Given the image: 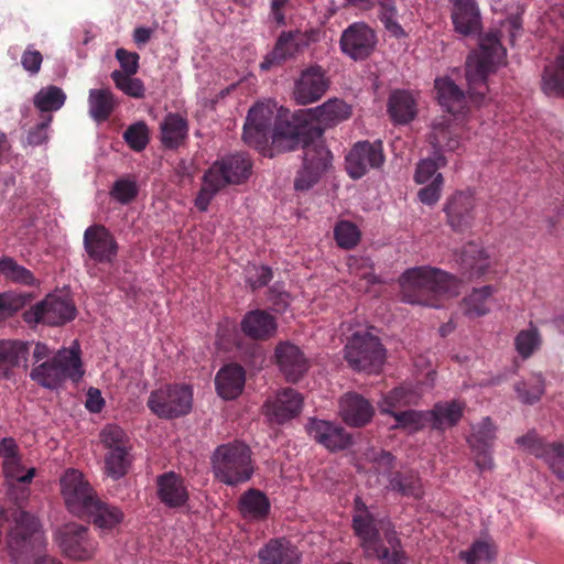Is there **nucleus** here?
<instances>
[{
  "label": "nucleus",
  "instance_id": "obj_64",
  "mask_svg": "<svg viewBox=\"0 0 564 564\" xmlns=\"http://www.w3.org/2000/svg\"><path fill=\"white\" fill-rule=\"evenodd\" d=\"M273 278L271 268L267 265L256 267L247 271V283L254 291L265 286Z\"/></svg>",
  "mask_w": 564,
  "mask_h": 564
},
{
  "label": "nucleus",
  "instance_id": "obj_14",
  "mask_svg": "<svg viewBox=\"0 0 564 564\" xmlns=\"http://www.w3.org/2000/svg\"><path fill=\"white\" fill-rule=\"evenodd\" d=\"M253 162L247 152H235L217 159L206 171L223 188L246 183L252 173Z\"/></svg>",
  "mask_w": 564,
  "mask_h": 564
},
{
  "label": "nucleus",
  "instance_id": "obj_60",
  "mask_svg": "<svg viewBox=\"0 0 564 564\" xmlns=\"http://www.w3.org/2000/svg\"><path fill=\"white\" fill-rule=\"evenodd\" d=\"M337 245L344 249L354 248L360 239V232L356 225L350 221H340L334 229Z\"/></svg>",
  "mask_w": 564,
  "mask_h": 564
},
{
  "label": "nucleus",
  "instance_id": "obj_62",
  "mask_svg": "<svg viewBox=\"0 0 564 564\" xmlns=\"http://www.w3.org/2000/svg\"><path fill=\"white\" fill-rule=\"evenodd\" d=\"M3 471L8 479L17 480L21 484H30L35 475L34 468H30L25 474H23V467L20 458L3 462Z\"/></svg>",
  "mask_w": 564,
  "mask_h": 564
},
{
  "label": "nucleus",
  "instance_id": "obj_4",
  "mask_svg": "<svg viewBox=\"0 0 564 564\" xmlns=\"http://www.w3.org/2000/svg\"><path fill=\"white\" fill-rule=\"evenodd\" d=\"M402 301L437 307L438 296L458 293L459 281L445 271L419 267L406 270L400 278Z\"/></svg>",
  "mask_w": 564,
  "mask_h": 564
},
{
  "label": "nucleus",
  "instance_id": "obj_20",
  "mask_svg": "<svg viewBox=\"0 0 564 564\" xmlns=\"http://www.w3.org/2000/svg\"><path fill=\"white\" fill-rule=\"evenodd\" d=\"M496 440V426L490 417H484L480 423L473 426L467 442L474 453L475 464L480 471L491 470L495 466L492 447Z\"/></svg>",
  "mask_w": 564,
  "mask_h": 564
},
{
  "label": "nucleus",
  "instance_id": "obj_49",
  "mask_svg": "<svg viewBox=\"0 0 564 564\" xmlns=\"http://www.w3.org/2000/svg\"><path fill=\"white\" fill-rule=\"evenodd\" d=\"M497 554L494 543L487 540L475 541L470 549L462 551L459 557L467 564H491Z\"/></svg>",
  "mask_w": 564,
  "mask_h": 564
},
{
  "label": "nucleus",
  "instance_id": "obj_19",
  "mask_svg": "<svg viewBox=\"0 0 564 564\" xmlns=\"http://www.w3.org/2000/svg\"><path fill=\"white\" fill-rule=\"evenodd\" d=\"M328 87L326 70L319 65H311L295 80L293 95L297 104L308 105L319 100Z\"/></svg>",
  "mask_w": 564,
  "mask_h": 564
},
{
  "label": "nucleus",
  "instance_id": "obj_17",
  "mask_svg": "<svg viewBox=\"0 0 564 564\" xmlns=\"http://www.w3.org/2000/svg\"><path fill=\"white\" fill-rule=\"evenodd\" d=\"M517 444L523 446L536 458H542L560 480H564V444L545 443L534 431L517 438Z\"/></svg>",
  "mask_w": 564,
  "mask_h": 564
},
{
  "label": "nucleus",
  "instance_id": "obj_33",
  "mask_svg": "<svg viewBox=\"0 0 564 564\" xmlns=\"http://www.w3.org/2000/svg\"><path fill=\"white\" fill-rule=\"evenodd\" d=\"M84 518H88L102 534H108L118 528L124 514L119 507L105 502L98 497L87 509Z\"/></svg>",
  "mask_w": 564,
  "mask_h": 564
},
{
  "label": "nucleus",
  "instance_id": "obj_43",
  "mask_svg": "<svg viewBox=\"0 0 564 564\" xmlns=\"http://www.w3.org/2000/svg\"><path fill=\"white\" fill-rule=\"evenodd\" d=\"M420 399V393L412 386H400L389 391L379 403L380 412L383 414H393L397 409L415 405Z\"/></svg>",
  "mask_w": 564,
  "mask_h": 564
},
{
  "label": "nucleus",
  "instance_id": "obj_2",
  "mask_svg": "<svg viewBox=\"0 0 564 564\" xmlns=\"http://www.w3.org/2000/svg\"><path fill=\"white\" fill-rule=\"evenodd\" d=\"M273 111L263 104L252 106L243 126L242 138L246 143L261 148L271 139V153L294 151L302 148L307 140L319 138L324 129L313 124H294L290 121H278L271 130Z\"/></svg>",
  "mask_w": 564,
  "mask_h": 564
},
{
  "label": "nucleus",
  "instance_id": "obj_40",
  "mask_svg": "<svg viewBox=\"0 0 564 564\" xmlns=\"http://www.w3.org/2000/svg\"><path fill=\"white\" fill-rule=\"evenodd\" d=\"M497 289L492 285L474 289L460 303L463 313L469 318L484 316L490 312L492 296Z\"/></svg>",
  "mask_w": 564,
  "mask_h": 564
},
{
  "label": "nucleus",
  "instance_id": "obj_22",
  "mask_svg": "<svg viewBox=\"0 0 564 564\" xmlns=\"http://www.w3.org/2000/svg\"><path fill=\"white\" fill-rule=\"evenodd\" d=\"M305 429L315 442L329 451L345 449L351 444L350 434L340 424L311 417Z\"/></svg>",
  "mask_w": 564,
  "mask_h": 564
},
{
  "label": "nucleus",
  "instance_id": "obj_25",
  "mask_svg": "<svg viewBox=\"0 0 564 564\" xmlns=\"http://www.w3.org/2000/svg\"><path fill=\"white\" fill-rule=\"evenodd\" d=\"M275 359L280 371L289 382H297L310 368L307 358L302 349L290 343L282 341L275 347Z\"/></svg>",
  "mask_w": 564,
  "mask_h": 564
},
{
  "label": "nucleus",
  "instance_id": "obj_35",
  "mask_svg": "<svg viewBox=\"0 0 564 564\" xmlns=\"http://www.w3.org/2000/svg\"><path fill=\"white\" fill-rule=\"evenodd\" d=\"M261 564H300V554L285 538L269 540L258 552Z\"/></svg>",
  "mask_w": 564,
  "mask_h": 564
},
{
  "label": "nucleus",
  "instance_id": "obj_12",
  "mask_svg": "<svg viewBox=\"0 0 564 564\" xmlns=\"http://www.w3.org/2000/svg\"><path fill=\"white\" fill-rule=\"evenodd\" d=\"M55 539L63 554L75 561H89L98 550V542L89 529L75 522L61 527Z\"/></svg>",
  "mask_w": 564,
  "mask_h": 564
},
{
  "label": "nucleus",
  "instance_id": "obj_57",
  "mask_svg": "<svg viewBox=\"0 0 564 564\" xmlns=\"http://www.w3.org/2000/svg\"><path fill=\"white\" fill-rule=\"evenodd\" d=\"M111 79L113 80L116 87L123 91L126 95L133 98L144 97L145 89L143 82L133 77V75H123L121 70L116 69L111 73Z\"/></svg>",
  "mask_w": 564,
  "mask_h": 564
},
{
  "label": "nucleus",
  "instance_id": "obj_13",
  "mask_svg": "<svg viewBox=\"0 0 564 564\" xmlns=\"http://www.w3.org/2000/svg\"><path fill=\"white\" fill-rule=\"evenodd\" d=\"M61 494L67 510L84 518L87 509L98 498L88 480L77 469H67L61 478Z\"/></svg>",
  "mask_w": 564,
  "mask_h": 564
},
{
  "label": "nucleus",
  "instance_id": "obj_34",
  "mask_svg": "<svg viewBox=\"0 0 564 564\" xmlns=\"http://www.w3.org/2000/svg\"><path fill=\"white\" fill-rule=\"evenodd\" d=\"M188 131V120L181 113L169 112L160 123L161 142L169 150L185 145Z\"/></svg>",
  "mask_w": 564,
  "mask_h": 564
},
{
  "label": "nucleus",
  "instance_id": "obj_10",
  "mask_svg": "<svg viewBox=\"0 0 564 564\" xmlns=\"http://www.w3.org/2000/svg\"><path fill=\"white\" fill-rule=\"evenodd\" d=\"M303 167L299 171L294 182L296 191H306L318 182L332 162V153L323 141V135L305 141Z\"/></svg>",
  "mask_w": 564,
  "mask_h": 564
},
{
  "label": "nucleus",
  "instance_id": "obj_56",
  "mask_svg": "<svg viewBox=\"0 0 564 564\" xmlns=\"http://www.w3.org/2000/svg\"><path fill=\"white\" fill-rule=\"evenodd\" d=\"M446 165V158L442 153H434L433 158L421 160L415 170L414 180L424 184L436 176L440 167Z\"/></svg>",
  "mask_w": 564,
  "mask_h": 564
},
{
  "label": "nucleus",
  "instance_id": "obj_5",
  "mask_svg": "<svg viewBox=\"0 0 564 564\" xmlns=\"http://www.w3.org/2000/svg\"><path fill=\"white\" fill-rule=\"evenodd\" d=\"M210 464L215 479L231 487L248 482L254 474L252 451L241 441L218 445Z\"/></svg>",
  "mask_w": 564,
  "mask_h": 564
},
{
  "label": "nucleus",
  "instance_id": "obj_37",
  "mask_svg": "<svg viewBox=\"0 0 564 564\" xmlns=\"http://www.w3.org/2000/svg\"><path fill=\"white\" fill-rule=\"evenodd\" d=\"M429 140L434 149V153L442 151H455L459 148L460 141L457 133V126L448 119L441 118L434 121Z\"/></svg>",
  "mask_w": 564,
  "mask_h": 564
},
{
  "label": "nucleus",
  "instance_id": "obj_42",
  "mask_svg": "<svg viewBox=\"0 0 564 564\" xmlns=\"http://www.w3.org/2000/svg\"><path fill=\"white\" fill-rule=\"evenodd\" d=\"M388 489L409 498L423 497L421 478L419 473L412 469L390 473Z\"/></svg>",
  "mask_w": 564,
  "mask_h": 564
},
{
  "label": "nucleus",
  "instance_id": "obj_27",
  "mask_svg": "<svg viewBox=\"0 0 564 564\" xmlns=\"http://www.w3.org/2000/svg\"><path fill=\"white\" fill-rule=\"evenodd\" d=\"M156 495L164 506L172 509L185 506L189 497L183 477L174 471L156 477Z\"/></svg>",
  "mask_w": 564,
  "mask_h": 564
},
{
  "label": "nucleus",
  "instance_id": "obj_9",
  "mask_svg": "<svg viewBox=\"0 0 564 564\" xmlns=\"http://www.w3.org/2000/svg\"><path fill=\"white\" fill-rule=\"evenodd\" d=\"M351 528L366 555L384 541L386 530H394L377 519L360 497L354 500Z\"/></svg>",
  "mask_w": 564,
  "mask_h": 564
},
{
  "label": "nucleus",
  "instance_id": "obj_26",
  "mask_svg": "<svg viewBox=\"0 0 564 564\" xmlns=\"http://www.w3.org/2000/svg\"><path fill=\"white\" fill-rule=\"evenodd\" d=\"M419 94L406 89H394L387 102V112L394 124H409L417 116Z\"/></svg>",
  "mask_w": 564,
  "mask_h": 564
},
{
  "label": "nucleus",
  "instance_id": "obj_31",
  "mask_svg": "<svg viewBox=\"0 0 564 564\" xmlns=\"http://www.w3.org/2000/svg\"><path fill=\"white\" fill-rule=\"evenodd\" d=\"M242 333L256 340H268L274 336L278 324L273 315L263 310L248 312L241 323Z\"/></svg>",
  "mask_w": 564,
  "mask_h": 564
},
{
  "label": "nucleus",
  "instance_id": "obj_47",
  "mask_svg": "<svg viewBox=\"0 0 564 564\" xmlns=\"http://www.w3.org/2000/svg\"><path fill=\"white\" fill-rule=\"evenodd\" d=\"M65 101L66 94L55 85L41 88L33 97V105L41 115H51V112L59 110Z\"/></svg>",
  "mask_w": 564,
  "mask_h": 564
},
{
  "label": "nucleus",
  "instance_id": "obj_36",
  "mask_svg": "<svg viewBox=\"0 0 564 564\" xmlns=\"http://www.w3.org/2000/svg\"><path fill=\"white\" fill-rule=\"evenodd\" d=\"M245 382V369L237 364L223 367L215 378L217 392L226 400L236 399L242 392Z\"/></svg>",
  "mask_w": 564,
  "mask_h": 564
},
{
  "label": "nucleus",
  "instance_id": "obj_3",
  "mask_svg": "<svg viewBox=\"0 0 564 564\" xmlns=\"http://www.w3.org/2000/svg\"><path fill=\"white\" fill-rule=\"evenodd\" d=\"M51 349L36 343L32 350L33 367L30 378L39 386L54 390L66 380L79 382L85 373L77 341L69 348H62L51 356Z\"/></svg>",
  "mask_w": 564,
  "mask_h": 564
},
{
  "label": "nucleus",
  "instance_id": "obj_11",
  "mask_svg": "<svg viewBox=\"0 0 564 564\" xmlns=\"http://www.w3.org/2000/svg\"><path fill=\"white\" fill-rule=\"evenodd\" d=\"M76 316V306L67 296L48 294L44 300L36 303L23 313V319L28 324H45L61 326Z\"/></svg>",
  "mask_w": 564,
  "mask_h": 564
},
{
  "label": "nucleus",
  "instance_id": "obj_21",
  "mask_svg": "<svg viewBox=\"0 0 564 564\" xmlns=\"http://www.w3.org/2000/svg\"><path fill=\"white\" fill-rule=\"evenodd\" d=\"M84 247L89 258L100 263L112 262L118 252L115 237L102 225H93L85 230Z\"/></svg>",
  "mask_w": 564,
  "mask_h": 564
},
{
  "label": "nucleus",
  "instance_id": "obj_52",
  "mask_svg": "<svg viewBox=\"0 0 564 564\" xmlns=\"http://www.w3.org/2000/svg\"><path fill=\"white\" fill-rule=\"evenodd\" d=\"M514 389L522 402L533 404L544 393V378L541 373H534L529 381L517 383Z\"/></svg>",
  "mask_w": 564,
  "mask_h": 564
},
{
  "label": "nucleus",
  "instance_id": "obj_24",
  "mask_svg": "<svg viewBox=\"0 0 564 564\" xmlns=\"http://www.w3.org/2000/svg\"><path fill=\"white\" fill-rule=\"evenodd\" d=\"M264 412L271 422L283 424L297 416L303 406L301 393L292 388H284L264 403Z\"/></svg>",
  "mask_w": 564,
  "mask_h": 564
},
{
  "label": "nucleus",
  "instance_id": "obj_48",
  "mask_svg": "<svg viewBox=\"0 0 564 564\" xmlns=\"http://www.w3.org/2000/svg\"><path fill=\"white\" fill-rule=\"evenodd\" d=\"M100 442L108 452H124L132 449L129 436L116 424H107L101 430Z\"/></svg>",
  "mask_w": 564,
  "mask_h": 564
},
{
  "label": "nucleus",
  "instance_id": "obj_30",
  "mask_svg": "<svg viewBox=\"0 0 564 564\" xmlns=\"http://www.w3.org/2000/svg\"><path fill=\"white\" fill-rule=\"evenodd\" d=\"M460 268V280H474L484 276L490 265L485 250L475 242L464 246L457 260Z\"/></svg>",
  "mask_w": 564,
  "mask_h": 564
},
{
  "label": "nucleus",
  "instance_id": "obj_63",
  "mask_svg": "<svg viewBox=\"0 0 564 564\" xmlns=\"http://www.w3.org/2000/svg\"><path fill=\"white\" fill-rule=\"evenodd\" d=\"M53 120L52 115H41V121L28 132L26 141L30 145H41L48 139L47 130Z\"/></svg>",
  "mask_w": 564,
  "mask_h": 564
},
{
  "label": "nucleus",
  "instance_id": "obj_41",
  "mask_svg": "<svg viewBox=\"0 0 564 564\" xmlns=\"http://www.w3.org/2000/svg\"><path fill=\"white\" fill-rule=\"evenodd\" d=\"M238 508L245 518L263 520L269 516L271 503L264 492L250 488L240 496Z\"/></svg>",
  "mask_w": 564,
  "mask_h": 564
},
{
  "label": "nucleus",
  "instance_id": "obj_61",
  "mask_svg": "<svg viewBox=\"0 0 564 564\" xmlns=\"http://www.w3.org/2000/svg\"><path fill=\"white\" fill-rule=\"evenodd\" d=\"M220 189H223V187L215 183L214 180L205 172L202 188L195 198V206L197 209L206 212L212 199Z\"/></svg>",
  "mask_w": 564,
  "mask_h": 564
},
{
  "label": "nucleus",
  "instance_id": "obj_6",
  "mask_svg": "<svg viewBox=\"0 0 564 564\" xmlns=\"http://www.w3.org/2000/svg\"><path fill=\"white\" fill-rule=\"evenodd\" d=\"M15 524L8 534V549L14 564H20L30 554L44 546L41 523L33 514L19 510L14 513Z\"/></svg>",
  "mask_w": 564,
  "mask_h": 564
},
{
  "label": "nucleus",
  "instance_id": "obj_15",
  "mask_svg": "<svg viewBox=\"0 0 564 564\" xmlns=\"http://www.w3.org/2000/svg\"><path fill=\"white\" fill-rule=\"evenodd\" d=\"M314 41L313 34L301 31H283L271 52L260 64L262 70H269L274 66H281L286 61L294 58Z\"/></svg>",
  "mask_w": 564,
  "mask_h": 564
},
{
  "label": "nucleus",
  "instance_id": "obj_53",
  "mask_svg": "<svg viewBox=\"0 0 564 564\" xmlns=\"http://www.w3.org/2000/svg\"><path fill=\"white\" fill-rule=\"evenodd\" d=\"M514 346L523 359L531 357L541 346V335L538 328L531 324L530 328L520 330L516 336Z\"/></svg>",
  "mask_w": 564,
  "mask_h": 564
},
{
  "label": "nucleus",
  "instance_id": "obj_28",
  "mask_svg": "<svg viewBox=\"0 0 564 564\" xmlns=\"http://www.w3.org/2000/svg\"><path fill=\"white\" fill-rule=\"evenodd\" d=\"M29 355V343L11 339L0 340V379L9 380L14 377L15 369L26 368Z\"/></svg>",
  "mask_w": 564,
  "mask_h": 564
},
{
  "label": "nucleus",
  "instance_id": "obj_18",
  "mask_svg": "<svg viewBox=\"0 0 564 564\" xmlns=\"http://www.w3.org/2000/svg\"><path fill=\"white\" fill-rule=\"evenodd\" d=\"M377 36L375 31L362 22L350 24L340 36V48L354 61L367 58L375 50Z\"/></svg>",
  "mask_w": 564,
  "mask_h": 564
},
{
  "label": "nucleus",
  "instance_id": "obj_50",
  "mask_svg": "<svg viewBox=\"0 0 564 564\" xmlns=\"http://www.w3.org/2000/svg\"><path fill=\"white\" fill-rule=\"evenodd\" d=\"M132 459L131 451L107 452L105 456V471L109 477L118 480L128 474Z\"/></svg>",
  "mask_w": 564,
  "mask_h": 564
},
{
  "label": "nucleus",
  "instance_id": "obj_8",
  "mask_svg": "<svg viewBox=\"0 0 564 564\" xmlns=\"http://www.w3.org/2000/svg\"><path fill=\"white\" fill-rule=\"evenodd\" d=\"M147 405L160 419L181 417L192 410L193 391L187 384H165L150 393Z\"/></svg>",
  "mask_w": 564,
  "mask_h": 564
},
{
  "label": "nucleus",
  "instance_id": "obj_39",
  "mask_svg": "<svg viewBox=\"0 0 564 564\" xmlns=\"http://www.w3.org/2000/svg\"><path fill=\"white\" fill-rule=\"evenodd\" d=\"M464 404L459 401L437 402L427 411L429 422L434 430L444 431L455 426L463 416Z\"/></svg>",
  "mask_w": 564,
  "mask_h": 564
},
{
  "label": "nucleus",
  "instance_id": "obj_16",
  "mask_svg": "<svg viewBox=\"0 0 564 564\" xmlns=\"http://www.w3.org/2000/svg\"><path fill=\"white\" fill-rule=\"evenodd\" d=\"M384 162L381 141H359L346 155V171L352 180H359L372 169H379Z\"/></svg>",
  "mask_w": 564,
  "mask_h": 564
},
{
  "label": "nucleus",
  "instance_id": "obj_59",
  "mask_svg": "<svg viewBox=\"0 0 564 564\" xmlns=\"http://www.w3.org/2000/svg\"><path fill=\"white\" fill-rule=\"evenodd\" d=\"M138 193L139 188L135 181L129 177L117 180L110 189V196L123 205L131 203L138 196Z\"/></svg>",
  "mask_w": 564,
  "mask_h": 564
},
{
  "label": "nucleus",
  "instance_id": "obj_55",
  "mask_svg": "<svg viewBox=\"0 0 564 564\" xmlns=\"http://www.w3.org/2000/svg\"><path fill=\"white\" fill-rule=\"evenodd\" d=\"M122 137L129 148L135 152L143 151L150 142V131L144 121L130 124Z\"/></svg>",
  "mask_w": 564,
  "mask_h": 564
},
{
  "label": "nucleus",
  "instance_id": "obj_32",
  "mask_svg": "<svg viewBox=\"0 0 564 564\" xmlns=\"http://www.w3.org/2000/svg\"><path fill=\"white\" fill-rule=\"evenodd\" d=\"M474 198L469 194L456 193L445 208L448 225L456 231L470 228L474 220Z\"/></svg>",
  "mask_w": 564,
  "mask_h": 564
},
{
  "label": "nucleus",
  "instance_id": "obj_7",
  "mask_svg": "<svg viewBox=\"0 0 564 564\" xmlns=\"http://www.w3.org/2000/svg\"><path fill=\"white\" fill-rule=\"evenodd\" d=\"M344 358L356 371L378 372L386 359V349L379 338L369 332H356L344 348Z\"/></svg>",
  "mask_w": 564,
  "mask_h": 564
},
{
  "label": "nucleus",
  "instance_id": "obj_23",
  "mask_svg": "<svg viewBox=\"0 0 564 564\" xmlns=\"http://www.w3.org/2000/svg\"><path fill=\"white\" fill-rule=\"evenodd\" d=\"M454 31L463 36L480 33L482 23L477 0H448Z\"/></svg>",
  "mask_w": 564,
  "mask_h": 564
},
{
  "label": "nucleus",
  "instance_id": "obj_44",
  "mask_svg": "<svg viewBox=\"0 0 564 564\" xmlns=\"http://www.w3.org/2000/svg\"><path fill=\"white\" fill-rule=\"evenodd\" d=\"M89 115L97 122L109 119L116 107L113 94L107 89H90L88 96Z\"/></svg>",
  "mask_w": 564,
  "mask_h": 564
},
{
  "label": "nucleus",
  "instance_id": "obj_38",
  "mask_svg": "<svg viewBox=\"0 0 564 564\" xmlns=\"http://www.w3.org/2000/svg\"><path fill=\"white\" fill-rule=\"evenodd\" d=\"M367 556L377 557L381 564H408V556L395 530L384 531V541Z\"/></svg>",
  "mask_w": 564,
  "mask_h": 564
},
{
  "label": "nucleus",
  "instance_id": "obj_51",
  "mask_svg": "<svg viewBox=\"0 0 564 564\" xmlns=\"http://www.w3.org/2000/svg\"><path fill=\"white\" fill-rule=\"evenodd\" d=\"M391 415L395 420V424L392 429H402L409 433L421 431L429 422L427 412L415 410L399 411Z\"/></svg>",
  "mask_w": 564,
  "mask_h": 564
},
{
  "label": "nucleus",
  "instance_id": "obj_58",
  "mask_svg": "<svg viewBox=\"0 0 564 564\" xmlns=\"http://www.w3.org/2000/svg\"><path fill=\"white\" fill-rule=\"evenodd\" d=\"M348 268L350 274L358 278L360 282H364V284H360V289L362 286L367 289L369 285L377 282V276L373 273L372 264L368 258L351 257L348 260Z\"/></svg>",
  "mask_w": 564,
  "mask_h": 564
},
{
  "label": "nucleus",
  "instance_id": "obj_45",
  "mask_svg": "<svg viewBox=\"0 0 564 564\" xmlns=\"http://www.w3.org/2000/svg\"><path fill=\"white\" fill-rule=\"evenodd\" d=\"M542 88L546 95L564 96V47L554 62L545 66Z\"/></svg>",
  "mask_w": 564,
  "mask_h": 564
},
{
  "label": "nucleus",
  "instance_id": "obj_1",
  "mask_svg": "<svg viewBox=\"0 0 564 564\" xmlns=\"http://www.w3.org/2000/svg\"><path fill=\"white\" fill-rule=\"evenodd\" d=\"M506 54L496 33L479 37L478 47L473 50L465 62L467 94L448 76L434 79V89L438 105L448 113L463 115L470 100L480 106L489 91L488 76L496 72Z\"/></svg>",
  "mask_w": 564,
  "mask_h": 564
},
{
  "label": "nucleus",
  "instance_id": "obj_46",
  "mask_svg": "<svg viewBox=\"0 0 564 564\" xmlns=\"http://www.w3.org/2000/svg\"><path fill=\"white\" fill-rule=\"evenodd\" d=\"M350 107L339 99H329L313 110L314 119L325 127L334 126L350 116Z\"/></svg>",
  "mask_w": 564,
  "mask_h": 564
},
{
  "label": "nucleus",
  "instance_id": "obj_29",
  "mask_svg": "<svg viewBox=\"0 0 564 564\" xmlns=\"http://www.w3.org/2000/svg\"><path fill=\"white\" fill-rule=\"evenodd\" d=\"M339 408L345 423L355 427L365 426L375 414V409L369 400L356 392L345 393L340 398Z\"/></svg>",
  "mask_w": 564,
  "mask_h": 564
},
{
  "label": "nucleus",
  "instance_id": "obj_54",
  "mask_svg": "<svg viewBox=\"0 0 564 564\" xmlns=\"http://www.w3.org/2000/svg\"><path fill=\"white\" fill-rule=\"evenodd\" d=\"M0 272L12 282L20 283L23 285H34L36 279L33 273L18 264L12 258H4L0 260Z\"/></svg>",
  "mask_w": 564,
  "mask_h": 564
}]
</instances>
